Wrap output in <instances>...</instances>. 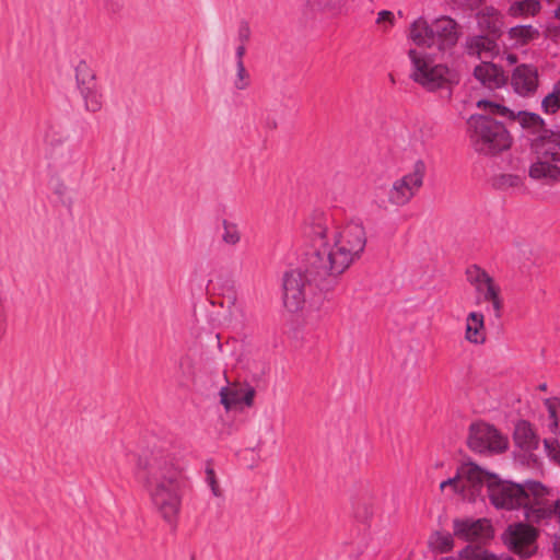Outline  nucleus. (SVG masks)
<instances>
[{
    "mask_svg": "<svg viewBox=\"0 0 560 560\" xmlns=\"http://www.w3.org/2000/svg\"><path fill=\"white\" fill-rule=\"evenodd\" d=\"M302 235L314 249L313 266L318 268L319 277L342 275L360 259L366 245V233L361 223H335L323 212L307 217Z\"/></svg>",
    "mask_w": 560,
    "mask_h": 560,
    "instance_id": "nucleus-1",
    "label": "nucleus"
},
{
    "mask_svg": "<svg viewBox=\"0 0 560 560\" xmlns=\"http://www.w3.org/2000/svg\"><path fill=\"white\" fill-rule=\"evenodd\" d=\"M546 493V488L539 482L522 486L501 480L498 476L489 480L488 495L495 508L514 510L523 506L530 522L555 517L560 523V500L549 501Z\"/></svg>",
    "mask_w": 560,
    "mask_h": 560,
    "instance_id": "nucleus-2",
    "label": "nucleus"
},
{
    "mask_svg": "<svg viewBox=\"0 0 560 560\" xmlns=\"http://www.w3.org/2000/svg\"><path fill=\"white\" fill-rule=\"evenodd\" d=\"M175 458L171 451H153L147 488L155 512L167 523L175 520Z\"/></svg>",
    "mask_w": 560,
    "mask_h": 560,
    "instance_id": "nucleus-3",
    "label": "nucleus"
},
{
    "mask_svg": "<svg viewBox=\"0 0 560 560\" xmlns=\"http://www.w3.org/2000/svg\"><path fill=\"white\" fill-rule=\"evenodd\" d=\"M318 268L313 266V258L308 267H296L288 270L283 276V302L290 312H296L305 303L306 289L312 281L316 282L320 289H328L331 284L330 276L319 277Z\"/></svg>",
    "mask_w": 560,
    "mask_h": 560,
    "instance_id": "nucleus-4",
    "label": "nucleus"
},
{
    "mask_svg": "<svg viewBox=\"0 0 560 560\" xmlns=\"http://www.w3.org/2000/svg\"><path fill=\"white\" fill-rule=\"evenodd\" d=\"M470 138L476 150L492 154L510 147L511 140L505 127L488 115H472L468 119Z\"/></svg>",
    "mask_w": 560,
    "mask_h": 560,
    "instance_id": "nucleus-5",
    "label": "nucleus"
},
{
    "mask_svg": "<svg viewBox=\"0 0 560 560\" xmlns=\"http://www.w3.org/2000/svg\"><path fill=\"white\" fill-rule=\"evenodd\" d=\"M408 57L411 61V79L428 90L434 91L458 81L456 72L443 65H433L427 54L410 48Z\"/></svg>",
    "mask_w": 560,
    "mask_h": 560,
    "instance_id": "nucleus-6",
    "label": "nucleus"
},
{
    "mask_svg": "<svg viewBox=\"0 0 560 560\" xmlns=\"http://www.w3.org/2000/svg\"><path fill=\"white\" fill-rule=\"evenodd\" d=\"M497 475L483 470L472 462L462 464L453 478L444 480L440 485L441 491L451 488L453 492L462 495L463 499L474 501L481 491L482 486L489 490L490 478Z\"/></svg>",
    "mask_w": 560,
    "mask_h": 560,
    "instance_id": "nucleus-7",
    "label": "nucleus"
},
{
    "mask_svg": "<svg viewBox=\"0 0 560 560\" xmlns=\"http://www.w3.org/2000/svg\"><path fill=\"white\" fill-rule=\"evenodd\" d=\"M424 175L425 164L417 161L410 173L393 183L387 191V200H383L381 206L387 208L388 205L400 207L408 203L422 187Z\"/></svg>",
    "mask_w": 560,
    "mask_h": 560,
    "instance_id": "nucleus-8",
    "label": "nucleus"
},
{
    "mask_svg": "<svg viewBox=\"0 0 560 560\" xmlns=\"http://www.w3.org/2000/svg\"><path fill=\"white\" fill-rule=\"evenodd\" d=\"M44 142L49 148V159L54 167L66 170L73 165L77 160V153L73 147H63L68 141L69 133L59 124L49 122L44 131Z\"/></svg>",
    "mask_w": 560,
    "mask_h": 560,
    "instance_id": "nucleus-9",
    "label": "nucleus"
},
{
    "mask_svg": "<svg viewBox=\"0 0 560 560\" xmlns=\"http://www.w3.org/2000/svg\"><path fill=\"white\" fill-rule=\"evenodd\" d=\"M467 445L476 453H503L509 447V439L493 425L476 422L469 427Z\"/></svg>",
    "mask_w": 560,
    "mask_h": 560,
    "instance_id": "nucleus-10",
    "label": "nucleus"
},
{
    "mask_svg": "<svg viewBox=\"0 0 560 560\" xmlns=\"http://www.w3.org/2000/svg\"><path fill=\"white\" fill-rule=\"evenodd\" d=\"M467 280L475 288L479 298L490 302L497 317L501 316L503 302L500 296L501 289L493 278L483 269L471 266L467 269Z\"/></svg>",
    "mask_w": 560,
    "mask_h": 560,
    "instance_id": "nucleus-11",
    "label": "nucleus"
},
{
    "mask_svg": "<svg viewBox=\"0 0 560 560\" xmlns=\"http://www.w3.org/2000/svg\"><path fill=\"white\" fill-rule=\"evenodd\" d=\"M537 530L523 523L511 524L504 533V541L508 547L523 558H528L536 552Z\"/></svg>",
    "mask_w": 560,
    "mask_h": 560,
    "instance_id": "nucleus-12",
    "label": "nucleus"
},
{
    "mask_svg": "<svg viewBox=\"0 0 560 560\" xmlns=\"http://www.w3.org/2000/svg\"><path fill=\"white\" fill-rule=\"evenodd\" d=\"M255 394V388L249 384H230L220 389L221 404L226 410H242L253 406Z\"/></svg>",
    "mask_w": 560,
    "mask_h": 560,
    "instance_id": "nucleus-13",
    "label": "nucleus"
},
{
    "mask_svg": "<svg viewBox=\"0 0 560 560\" xmlns=\"http://www.w3.org/2000/svg\"><path fill=\"white\" fill-rule=\"evenodd\" d=\"M477 106L478 108L486 110L488 114L516 119L523 128L532 129L534 132L542 133L545 130V121L538 114L520 112L516 116H514V114L509 108L490 101H479Z\"/></svg>",
    "mask_w": 560,
    "mask_h": 560,
    "instance_id": "nucleus-14",
    "label": "nucleus"
},
{
    "mask_svg": "<svg viewBox=\"0 0 560 560\" xmlns=\"http://www.w3.org/2000/svg\"><path fill=\"white\" fill-rule=\"evenodd\" d=\"M459 39V27L450 16H441L433 21V47L447 51L456 46Z\"/></svg>",
    "mask_w": 560,
    "mask_h": 560,
    "instance_id": "nucleus-15",
    "label": "nucleus"
},
{
    "mask_svg": "<svg viewBox=\"0 0 560 560\" xmlns=\"http://www.w3.org/2000/svg\"><path fill=\"white\" fill-rule=\"evenodd\" d=\"M454 535L464 540L488 539L492 536V527L488 520L457 518L453 522Z\"/></svg>",
    "mask_w": 560,
    "mask_h": 560,
    "instance_id": "nucleus-16",
    "label": "nucleus"
},
{
    "mask_svg": "<svg viewBox=\"0 0 560 560\" xmlns=\"http://www.w3.org/2000/svg\"><path fill=\"white\" fill-rule=\"evenodd\" d=\"M513 90L522 96H530L539 86L538 69L532 65L517 66L511 77Z\"/></svg>",
    "mask_w": 560,
    "mask_h": 560,
    "instance_id": "nucleus-17",
    "label": "nucleus"
},
{
    "mask_svg": "<svg viewBox=\"0 0 560 560\" xmlns=\"http://www.w3.org/2000/svg\"><path fill=\"white\" fill-rule=\"evenodd\" d=\"M207 293L213 306L231 310L236 304L237 296L234 287L223 279L209 281Z\"/></svg>",
    "mask_w": 560,
    "mask_h": 560,
    "instance_id": "nucleus-18",
    "label": "nucleus"
},
{
    "mask_svg": "<svg viewBox=\"0 0 560 560\" xmlns=\"http://www.w3.org/2000/svg\"><path fill=\"white\" fill-rule=\"evenodd\" d=\"M528 175L530 178L541 180L545 184L558 183L560 182V162L536 154V161L530 165Z\"/></svg>",
    "mask_w": 560,
    "mask_h": 560,
    "instance_id": "nucleus-19",
    "label": "nucleus"
},
{
    "mask_svg": "<svg viewBox=\"0 0 560 560\" xmlns=\"http://www.w3.org/2000/svg\"><path fill=\"white\" fill-rule=\"evenodd\" d=\"M513 439L515 445L525 454H528L534 463H537V457L533 452L538 448L539 438L535 433L532 424L524 420L518 421L514 429Z\"/></svg>",
    "mask_w": 560,
    "mask_h": 560,
    "instance_id": "nucleus-20",
    "label": "nucleus"
},
{
    "mask_svg": "<svg viewBox=\"0 0 560 560\" xmlns=\"http://www.w3.org/2000/svg\"><path fill=\"white\" fill-rule=\"evenodd\" d=\"M465 50L469 56L479 59H493L499 55V46L493 38L483 35H474L467 37Z\"/></svg>",
    "mask_w": 560,
    "mask_h": 560,
    "instance_id": "nucleus-21",
    "label": "nucleus"
},
{
    "mask_svg": "<svg viewBox=\"0 0 560 560\" xmlns=\"http://www.w3.org/2000/svg\"><path fill=\"white\" fill-rule=\"evenodd\" d=\"M407 38L417 47L433 48V22L417 18L408 27Z\"/></svg>",
    "mask_w": 560,
    "mask_h": 560,
    "instance_id": "nucleus-22",
    "label": "nucleus"
},
{
    "mask_svg": "<svg viewBox=\"0 0 560 560\" xmlns=\"http://www.w3.org/2000/svg\"><path fill=\"white\" fill-rule=\"evenodd\" d=\"M536 154L549 158L551 161L560 162V133L544 130L534 143Z\"/></svg>",
    "mask_w": 560,
    "mask_h": 560,
    "instance_id": "nucleus-23",
    "label": "nucleus"
},
{
    "mask_svg": "<svg viewBox=\"0 0 560 560\" xmlns=\"http://www.w3.org/2000/svg\"><path fill=\"white\" fill-rule=\"evenodd\" d=\"M485 316L480 312H470L465 320V339L469 343L482 345L486 341Z\"/></svg>",
    "mask_w": 560,
    "mask_h": 560,
    "instance_id": "nucleus-24",
    "label": "nucleus"
},
{
    "mask_svg": "<svg viewBox=\"0 0 560 560\" xmlns=\"http://www.w3.org/2000/svg\"><path fill=\"white\" fill-rule=\"evenodd\" d=\"M78 86L80 94L83 97L85 109L91 113H97L101 110L103 106V97L94 77L91 75L88 81L78 80Z\"/></svg>",
    "mask_w": 560,
    "mask_h": 560,
    "instance_id": "nucleus-25",
    "label": "nucleus"
},
{
    "mask_svg": "<svg viewBox=\"0 0 560 560\" xmlns=\"http://www.w3.org/2000/svg\"><path fill=\"white\" fill-rule=\"evenodd\" d=\"M474 75L478 81L489 88H498L506 80L502 69L489 61L477 66L474 70Z\"/></svg>",
    "mask_w": 560,
    "mask_h": 560,
    "instance_id": "nucleus-26",
    "label": "nucleus"
},
{
    "mask_svg": "<svg viewBox=\"0 0 560 560\" xmlns=\"http://www.w3.org/2000/svg\"><path fill=\"white\" fill-rule=\"evenodd\" d=\"M540 33L533 25H516L506 32V39L514 48L523 47L538 39Z\"/></svg>",
    "mask_w": 560,
    "mask_h": 560,
    "instance_id": "nucleus-27",
    "label": "nucleus"
},
{
    "mask_svg": "<svg viewBox=\"0 0 560 560\" xmlns=\"http://www.w3.org/2000/svg\"><path fill=\"white\" fill-rule=\"evenodd\" d=\"M540 10L539 0H516L510 4L508 14L514 19H528L536 16Z\"/></svg>",
    "mask_w": 560,
    "mask_h": 560,
    "instance_id": "nucleus-28",
    "label": "nucleus"
},
{
    "mask_svg": "<svg viewBox=\"0 0 560 560\" xmlns=\"http://www.w3.org/2000/svg\"><path fill=\"white\" fill-rule=\"evenodd\" d=\"M428 547L433 552L445 553L453 549L454 540L448 533L433 532L428 539Z\"/></svg>",
    "mask_w": 560,
    "mask_h": 560,
    "instance_id": "nucleus-29",
    "label": "nucleus"
},
{
    "mask_svg": "<svg viewBox=\"0 0 560 560\" xmlns=\"http://www.w3.org/2000/svg\"><path fill=\"white\" fill-rule=\"evenodd\" d=\"M242 240V232L237 223L223 220L221 241L228 246H237Z\"/></svg>",
    "mask_w": 560,
    "mask_h": 560,
    "instance_id": "nucleus-30",
    "label": "nucleus"
},
{
    "mask_svg": "<svg viewBox=\"0 0 560 560\" xmlns=\"http://www.w3.org/2000/svg\"><path fill=\"white\" fill-rule=\"evenodd\" d=\"M231 82L235 90L244 91L250 85V74L244 62H235L234 73L231 75Z\"/></svg>",
    "mask_w": 560,
    "mask_h": 560,
    "instance_id": "nucleus-31",
    "label": "nucleus"
},
{
    "mask_svg": "<svg viewBox=\"0 0 560 560\" xmlns=\"http://www.w3.org/2000/svg\"><path fill=\"white\" fill-rule=\"evenodd\" d=\"M460 560H499L494 555L480 546L468 545L459 552Z\"/></svg>",
    "mask_w": 560,
    "mask_h": 560,
    "instance_id": "nucleus-32",
    "label": "nucleus"
},
{
    "mask_svg": "<svg viewBox=\"0 0 560 560\" xmlns=\"http://www.w3.org/2000/svg\"><path fill=\"white\" fill-rule=\"evenodd\" d=\"M541 107L546 114H555L560 109V80L553 84L551 92L544 97Z\"/></svg>",
    "mask_w": 560,
    "mask_h": 560,
    "instance_id": "nucleus-33",
    "label": "nucleus"
},
{
    "mask_svg": "<svg viewBox=\"0 0 560 560\" xmlns=\"http://www.w3.org/2000/svg\"><path fill=\"white\" fill-rule=\"evenodd\" d=\"M493 185L501 190H518L523 187V178L517 175L502 174L494 178Z\"/></svg>",
    "mask_w": 560,
    "mask_h": 560,
    "instance_id": "nucleus-34",
    "label": "nucleus"
},
{
    "mask_svg": "<svg viewBox=\"0 0 560 560\" xmlns=\"http://www.w3.org/2000/svg\"><path fill=\"white\" fill-rule=\"evenodd\" d=\"M545 406L550 418L549 430L551 433L557 434L560 419V399L557 397L548 398L545 400Z\"/></svg>",
    "mask_w": 560,
    "mask_h": 560,
    "instance_id": "nucleus-35",
    "label": "nucleus"
},
{
    "mask_svg": "<svg viewBox=\"0 0 560 560\" xmlns=\"http://www.w3.org/2000/svg\"><path fill=\"white\" fill-rule=\"evenodd\" d=\"M498 21L499 12L493 8H486L479 15V25L489 32L498 28Z\"/></svg>",
    "mask_w": 560,
    "mask_h": 560,
    "instance_id": "nucleus-36",
    "label": "nucleus"
},
{
    "mask_svg": "<svg viewBox=\"0 0 560 560\" xmlns=\"http://www.w3.org/2000/svg\"><path fill=\"white\" fill-rule=\"evenodd\" d=\"M544 446L548 457L560 466V436L545 439Z\"/></svg>",
    "mask_w": 560,
    "mask_h": 560,
    "instance_id": "nucleus-37",
    "label": "nucleus"
},
{
    "mask_svg": "<svg viewBox=\"0 0 560 560\" xmlns=\"http://www.w3.org/2000/svg\"><path fill=\"white\" fill-rule=\"evenodd\" d=\"M376 25L383 31L388 32L396 23L395 15L389 10H382L377 13Z\"/></svg>",
    "mask_w": 560,
    "mask_h": 560,
    "instance_id": "nucleus-38",
    "label": "nucleus"
},
{
    "mask_svg": "<svg viewBox=\"0 0 560 560\" xmlns=\"http://www.w3.org/2000/svg\"><path fill=\"white\" fill-rule=\"evenodd\" d=\"M206 481H207L208 486L210 487L213 495L220 497L222 491H221L219 481L217 480L214 470L210 466H208L206 469Z\"/></svg>",
    "mask_w": 560,
    "mask_h": 560,
    "instance_id": "nucleus-39",
    "label": "nucleus"
},
{
    "mask_svg": "<svg viewBox=\"0 0 560 560\" xmlns=\"http://www.w3.org/2000/svg\"><path fill=\"white\" fill-rule=\"evenodd\" d=\"M249 36H250L249 26L247 24L242 25L238 31V38L241 42L240 44H246V42L249 39Z\"/></svg>",
    "mask_w": 560,
    "mask_h": 560,
    "instance_id": "nucleus-40",
    "label": "nucleus"
},
{
    "mask_svg": "<svg viewBox=\"0 0 560 560\" xmlns=\"http://www.w3.org/2000/svg\"><path fill=\"white\" fill-rule=\"evenodd\" d=\"M245 54H246L245 44H240L235 49V62H244Z\"/></svg>",
    "mask_w": 560,
    "mask_h": 560,
    "instance_id": "nucleus-41",
    "label": "nucleus"
},
{
    "mask_svg": "<svg viewBox=\"0 0 560 560\" xmlns=\"http://www.w3.org/2000/svg\"><path fill=\"white\" fill-rule=\"evenodd\" d=\"M108 10L115 12L122 5V0H103Z\"/></svg>",
    "mask_w": 560,
    "mask_h": 560,
    "instance_id": "nucleus-42",
    "label": "nucleus"
},
{
    "mask_svg": "<svg viewBox=\"0 0 560 560\" xmlns=\"http://www.w3.org/2000/svg\"><path fill=\"white\" fill-rule=\"evenodd\" d=\"M506 59L510 63H515L517 60L516 56L513 54L508 55Z\"/></svg>",
    "mask_w": 560,
    "mask_h": 560,
    "instance_id": "nucleus-43",
    "label": "nucleus"
},
{
    "mask_svg": "<svg viewBox=\"0 0 560 560\" xmlns=\"http://www.w3.org/2000/svg\"><path fill=\"white\" fill-rule=\"evenodd\" d=\"M553 15L556 19L560 20V4L555 10Z\"/></svg>",
    "mask_w": 560,
    "mask_h": 560,
    "instance_id": "nucleus-44",
    "label": "nucleus"
},
{
    "mask_svg": "<svg viewBox=\"0 0 560 560\" xmlns=\"http://www.w3.org/2000/svg\"><path fill=\"white\" fill-rule=\"evenodd\" d=\"M540 389L545 390L546 389V385H541Z\"/></svg>",
    "mask_w": 560,
    "mask_h": 560,
    "instance_id": "nucleus-45",
    "label": "nucleus"
},
{
    "mask_svg": "<svg viewBox=\"0 0 560 560\" xmlns=\"http://www.w3.org/2000/svg\"><path fill=\"white\" fill-rule=\"evenodd\" d=\"M557 32L560 33V27L557 28Z\"/></svg>",
    "mask_w": 560,
    "mask_h": 560,
    "instance_id": "nucleus-46",
    "label": "nucleus"
}]
</instances>
